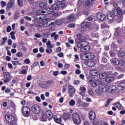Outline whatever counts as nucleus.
<instances>
[{"label": "nucleus", "mask_w": 125, "mask_h": 125, "mask_svg": "<svg viewBox=\"0 0 125 125\" xmlns=\"http://www.w3.org/2000/svg\"><path fill=\"white\" fill-rule=\"evenodd\" d=\"M113 6L115 8L113 10V15L112 12H109L107 15V19L109 21H112V20L115 19L117 22L120 23L123 20V12H122L121 8L119 7L117 3H113Z\"/></svg>", "instance_id": "f257e3e1"}, {"label": "nucleus", "mask_w": 125, "mask_h": 125, "mask_svg": "<svg viewBox=\"0 0 125 125\" xmlns=\"http://www.w3.org/2000/svg\"><path fill=\"white\" fill-rule=\"evenodd\" d=\"M78 38L75 40L76 43H77V47L78 48H80V51L82 52H87L89 51L90 47L88 45H85L86 42H83L84 39L83 36H81V34H78Z\"/></svg>", "instance_id": "f03ea898"}, {"label": "nucleus", "mask_w": 125, "mask_h": 125, "mask_svg": "<svg viewBox=\"0 0 125 125\" xmlns=\"http://www.w3.org/2000/svg\"><path fill=\"white\" fill-rule=\"evenodd\" d=\"M47 12V14H51L53 12V10L50 8H46V11L43 10H39L37 12V15H46L45 14Z\"/></svg>", "instance_id": "7ed1b4c3"}, {"label": "nucleus", "mask_w": 125, "mask_h": 125, "mask_svg": "<svg viewBox=\"0 0 125 125\" xmlns=\"http://www.w3.org/2000/svg\"><path fill=\"white\" fill-rule=\"evenodd\" d=\"M110 61L115 66H117V65H119V66H124V65H125V61L123 60H119V59L118 58H113L111 59Z\"/></svg>", "instance_id": "20e7f679"}, {"label": "nucleus", "mask_w": 125, "mask_h": 125, "mask_svg": "<svg viewBox=\"0 0 125 125\" xmlns=\"http://www.w3.org/2000/svg\"><path fill=\"white\" fill-rule=\"evenodd\" d=\"M73 121L75 125H80L82 121H81V117L78 113H74L72 115Z\"/></svg>", "instance_id": "39448f33"}, {"label": "nucleus", "mask_w": 125, "mask_h": 125, "mask_svg": "<svg viewBox=\"0 0 125 125\" xmlns=\"http://www.w3.org/2000/svg\"><path fill=\"white\" fill-rule=\"evenodd\" d=\"M21 112L25 117H29L31 114V109L27 106H24L22 107Z\"/></svg>", "instance_id": "423d86ee"}, {"label": "nucleus", "mask_w": 125, "mask_h": 125, "mask_svg": "<svg viewBox=\"0 0 125 125\" xmlns=\"http://www.w3.org/2000/svg\"><path fill=\"white\" fill-rule=\"evenodd\" d=\"M98 89L101 92L107 91V84L104 82H101L98 86Z\"/></svg>", "instance_id": "0eeeda50"}, {"label": "nucleus", "mask_w": 125, "mask_h": 125, "mask_svg": "<svg viewBox=\"0 0 125 125\" xmlns=\"http://www.w3.org/2000/svg\"><path fill=\"white\" fill-rule=\"evenodd\" d=\"M31 110L34 114H40L41 113V107L38 104H34L31 107Z\"/></svg>", "instance_id": "6e6552de"}, {"label": "nucleus", "mask_w": 125, "mask_h": 125, "mask_svg": "<svg viewBox=\"0 0 125 125\" xmlns=\"http://www.w3.org/2000/svg\"><path fill=\"white\" fill-rule=\"evenodd\" d=\"M68 90L70 97H73L76 92V88L72 85H69L68 86Z\"/></svg>", "instance_id": "1a4fd4ad"}, {"label": "nucleus", "mask_w": 125, "mask_h": 125, "mask_svg": "<svg viewBox=\"0 0 125 125\" xmlns=\"http://www.w3.org/2000/svg\"><path fill=\"white\" fill-rule=\"evenodd\" d=\"M114 81V75L112 74L107 75L105 78V81H104L106 84H108V83H112Z\"/></svg>", "instance_id": "9d476101"}, {"label": "nucleus", "mask_w": 125, "mask_h": 125, "mask_svg": "<svg viewBox=\"0 0 125 125\" xmlns=\"http://www.w3.org/2000/svg\"><path fill=\"white\" fill-rule=\"evenodd\" d=\"M117 90V88L116 87V86L114 85H111L109 86L107 88V92H109V93L113 94L116 92V91Z\"/></svg>", "instance_id": "9b49d317"}, {"label": "nucleus", "mask_w": 125, "mask_h": 125, "mask_svg": "<svg viewBox=\"0 0 125 125\" xmlns=\"http://www.w3.org/2000/svg\"><path fill=\"white\" fill-rule=\"evenodd\" d=\"M89 82L90 83L92 84V86H93V87H95L97 86L98 84H100V81H99V80H94L93 79H89Z\"/></svg>", "instance_id": "f8f14e48"}, {"label": "nucleus", "mask_w": 125, "mask_h": 125, "mask_svg": "<svg viewBox=\"0 0 125 125\" xmlns=\"http://www.w3.org/2000/svg\"><path fill=\"white\" fill-rule=\"evenodd\" d=\"M5 117L7 122H8V123H13L14 120H15L14 116L11 114L6 115Z\"/></svg>", "instance_id": "ddd939ff"}, {"label": "nucleus", "mask_w": 125, "mask_h": 125, "mask_svg": "<svg viewBox=\"0 0 125 125\" xmlns=\"http://www.w3.org/2000/svg\"><path fill=\"white\" fill-rule=\"evenodd\" d=\"M14 3H15V0H10L9 2L8 3L6 9L8 11V10H10L13 7V5H14Z\"/></svg>", "instance_id": "4468645a"}, {"label": "nucleus", "mask_w": 125, "mask_h": 125, "mask_svg": "<svg viewBox=\"0 0 125 125\" xmlns=\"http://www.w3.org/2000/svg\"><path fill=\"white\" fill-rule=\"evenodd\" d=\"M97 18L100 21H103L106 18V16L102 13H99L97 15Z\"/></svg>", "instance_id": "2eb2a0df"}, {"label": "nucleus", "mask_w": 125, "mask_h": 125, "mask_svg": "<svg viewBox=\"0 0 125 125\" xmlns=\"http://www.w3.org/2000/svg\"><path fill=\"white\" fill-rule=\"evenodd\" d=\"M46 117L48 118L49 121H51V120H52L53 114H52L51 111L47 110L46 111Z\"/></svg>", "instance_id": "dca6fc26"}, {"label": "nucleus", "mask_w": 125, "mask_h": 125, "mask_svg": "<svg viewBox=\"0 0 125 125\" xmlns=\"http://www.w3.org/2000/svg\"><path fill=\"white\" fill-rule=\"evenodd\" d=\"M81 27L82 28H83V29H85V28H89V27H90V22L84 21L82 23Z\"/></svg>", "instance_id": "f3484780"}, {"label": "nucleus", "mask_w": 125, "mask_h": 125, "mask_svg": "<svg viewBox=\"0 0 125 125\" xmlns=\"http://www.w3.org/2000/svg\"><path fill=\"white\" fill-rule=\"evenodd\" d=\"M89 119L91 121H94L95 120V118H96V115L95 114V112L93 111H90L89 113Z\"/></svg>", "instance_id": "a211bd4d"}, {"label": "nucleus", "mask_w": 125, "mask_h": 125, "mask_svg": "<svg viewBox=\"0 0 125 125\" xmlns=\"http://www.w3.org/2000/svg\"><path fill=\"white\" fill-rule=\"evenodd\" d=\"M115 32L114 33V36L115 37H119L120 36L121 32H122L123 30L120 27H117L116 28H115Z\"/></svg>", "instance_id": "6ab92c4d"}, {"label": "nucleus", "mask_w": 125, "mask_h": 125, "mask_svg": "<svg viewBox=\"0 0 125 125\" xmlns=\"http://www.w3.org/2000/svg\"><path fill=\"white\" fill-rule=\"evenodd\" d=\"M85 64L88 67H94L95 66V62L93 61L89 60L86 62Z\"/></svg>", "instance_id": "aec40b11"}, {"label": "nucleus", "mask_w": 125, "mask_h": 125, "mask_svg": "<svg viewBox=\"0 0 125 125\" xmlns=\"http://www.w3.org/2000/svg\"><path fill=\"white\" fill-rule=\"evenodd\" d=\"M107 75L108 73L107 72L101 73L99 74V78L101 80H104V79H106Z\"/></svg>", "instance_id": "412c9836"}, {"label": "nucleus", "mask_w": 125, "mask_h": 125, "mask_svg": "<svg viewBox=\"0 0 125 125\" xmlns=\"http://www.w3.org/2000/svg\"><path fill=\"white\" fill-rule=\"evenodd\" d=\"M90 74L91 76H98L99 75V72L96 69H93L90 71Z\"/></svg>", "instance_id": "4be33fe9"}, {"label": "nucleus", "mask_w": 125, "mask_h": 125, "mask_svg": "<svg viewBox=\"0 0 125 125\" xmlns=\"http://www.w3.org/2000/svg\"><path fill=\"white\" fill-rule=\"evenodd\" d=\"M94 1H95V0H88L86 2L85 6H86V7H90V6H91V5L93 4Z\"/></svg>", "instance_id": "5701e85b"}, {"label": "nucleus", "mask_w": 125, "mask_h": 125, "mask_svg": "<svg viewBox=\"0 0 125 125\" xmlns=\"http://www.w3.org/2000/svg\"><path fill=\"white\" fill-rule=\"evenodd\" d=\"M119 87H121L122 89L125 88V80L122 81L118 83Z\"/></svg>", "instance_id": "b1692460"}, {"label": "nucleus", "mask_w": 125, "mask_h": 125, "mask_svg": "<svg viewBox=\"0 0 125 125\" xmlns=\"http://www.w3.org/2000/svg\"><path fill=\"white\" fill-rule=\"evenodd\" d=\"M76 19H75V16L74 15L71 14L70 16H69L67 19V21L69 23L71 22H74Z\"/></svg>", "instance_id": "393cba45"}, {"label": "nucleus", "mask_w": 125, "mask_h": 125, "mask_svg": "<svg viewBox=\"0 0 125 125\" xmlns=\"http://www.w3.org/2000/svg\"><path fill=\"white\" fill-rule=\"evenodd\" d=\"M114 105H115V107H116L118 110H124V106L119 103H115Z\"/></svg>", "instance_id": "a878e982"}, {"label": "nucleus", "mask_w": 125, "mask_h": 125, "mask_svg": "<svg viewBox=\"0 0 125 125\" xmlns=\"http://www.w3.org/2000/svg\"><path fill=\"white\" fill-rule=\"evenodd\" d=\"M53 119L55 122L57 124H61V119L60 118H58L57 115H54Z\"/></svg>", "instance_id": "bb28decb"}, {"label": "nucleus", "mask_w": 125, "mask_h": 125, "mask_svg": "<svg viewBox=\"0 0 125 125\" xmlns=\"http://www.w3.org/2000/svg\"><path fill=\"white\" fill-rule=\"evenodd\" d=\"M81 58L83 59V60H88L87 54L82 53L81 55Z\"/></svg>", "instance_id": "cd10ccee"}, {"label": "nucleus", "mask_w": 125, "mask_h": 125, "mask_svg": "<svg viewBox=\"0 0 125 125\" xmlns=\"http://www.w3.org/2000/svg\"><path fill=\"white\" fill-rule=\"evenodd\" d=\"M87 54L88 57V60H90V59H93L95 57V56H94V54H93V53H88Z\"/></svg>", "instance_id": "c85d7f7f"}, {"label": "nucleus", "mask_w": 125, "mask_h": 125, "mask_svg": "<svg viewBox=\"0 0 125 125\" xmlns=\"http://www.w3.org/2000/svg\"><path fill=\"white\" fill-rule=\"evenodd\" d=\"M45 83L47 86V88H48V87H50L51 85H53V83H54L52 81H49L45 82Z\"/></svg>", "instance_id": "c756f323"}, {"label": "nucleus", "mask_w": 125, "mask_h": 125, "mask_svg": "<svg viewBox=\"0 0 125 125\" xmlns=\"http://www.w3.org/2000/svg\"><path fill=\"white\" fill-rule=\"evenodd\" d=\"M52 8L53 10H59V5L57 4H53L52 5Z\"/></svg>", "instance_id": "7c9ffc66"}, {"label": "nucleus", "mask_w": 125, "mask_h": 125, "mask_svg": "<svg viewBox=\"0 0 125 125\" xmlns=\"http://www.w3.org/2000/svg\"><path fill=\"white\" fill-rule=\"evenodd\" d=\"M40 120L41 121V122H46L47 121L46 115L45 114H42V117L40 118Z\"/></svg>", "instance_id": "2f4dec72"}, {"label": "nucleus", "mask_w": 125, "mask_h": 125, "mask_svg": "<svg viewBox=\"0 0 125 125\" xmlns=\"http://www.w3.org/2000/svg\"><path fill=\"white\" fill-rule=\"evenodd\" d=\"M88 93L92 97H93L94 96V92L93 91V90H92V89L91 88L88 89Z\"/></svg>", "instance_id": "473e14b6"}, {"label": "nucleus", "mask_w": 125, "mask_h": 125, "mask_svg": "<svg viewBox=\"0 0 125 125\" xmlns=\"http://www.w3.org/2000/svg\"><path fill=\"white\" fill-rule=\"evenodd\" d=\"M3 75L5 79H10V73L9 72H3Z\"/></svg>", "instance_id": "72a5a7b5"}, {"label": "nucleus", "mask_w": 125, "mask_h": 125, "mask_svg": "<svg viewBox=\"0 0 125 125\" xmlns=\"http://www.w3.org/2000/svg\"><path fill=\"white\" fill-rule=\"evenodd\" d=\"M118 56H119V57H125V52L123 51H119L118 52Z\"/></svg>", "instance_id": "f704fd0d"}, {"label": "nucleus", "mask_w": 125, "mask_h": 125, "mask_svg": "<svg viewBox=\"0 0 125 125\" xmlns=\"http://www.w3.org/2000/svg\"><path fill=\"white\" fill-rule=\"evenodd\" d=\"M14 17V19H15V20H17V19H18L20 17V13H19V12L16 11L15 13Z\"/></svg>", "instance_id": "c9c22d12"}, {"label": "nucleus", "mask_w": 125, "mask_h": 125, "mask_svg": "<svg viewBox=\"0 0 125 125\" xmlns=\"http://www.w3.org/2000/svg\"><path fill=\"white\" fill-rule=\"evenodd\" d=\"M105 124V122H104L103 121L101 120L99 121L98 122H94V125H104Z\"/></svg>", "instance_id": "e433bc0d"}, {"label": "nucleus", "mask_w": 125, "mask_h": 125, "mask_svg": "<svg viewBox=\"0 0 125 125\" xmlns=\"http://www.w3.org/2000/svg\"><path fill=\"white\" fill-rule=\"evenodd\" d=\"M46 45L47 48H53V45L51 44V42H50V41H48L46 43Z\"/></svg>", "instance_id": "4c0bfd02"}, {"label": "nucleus", "mask_w": 125, "mask_h": 125, "mask_svg": "<svg viewBox=\"0 0 125 125\" xmlns=\"http://www.w3.org/2000/svg\"><path fill=\"white\" fill-rule=\"evenodd\" d=\"M41 8H46V3L42 2L39 5Z\"/></svg>", "instance_id": "58836bf2"}, {"label": "nucleus", "mask_w": 125, "mask_h": 125, "mask_svg": "<svg viewBox=\"0 0 125 125\" xmlns=\"http://www.w3.org/2000/svg\"><path fill=\"white\" fill-rule=\"evenodd\" d=\"M69 105L72 106H75L76 105V101L74 100H71L69 103Z\"/></svg>", "instance_id": "ea45409f"}, {"label": "nucleus", "mask_w": 125, "mask_h": 125, "mask_svg": "<svg viewBox=\"0 0 125 125\" xmlns=\"http://www.w3.org/2000/svg\"><path fill=\"white\" fill-rule=\"evenodd\" d=\"M52 48H47L46 50L45 51L46 53H48V54H51L52 52Z\"/></svg>", "instance_id": "a19ab883"}, {"label": "nucleus", "mask_w": 125, "mask_h": 125, "mask_svg": "<svg viewBox=\"0 0 125 125\" xmlns=\"http://www.w3.org/2000/svg\"><path fill=\"white\" fill-rule=\"evenodd\" d=\"M39 85L42 88H47V85H46V83L44 84L43 83H40Z\"/></svg>", "instance_id": "79ce46f5"}, {"label": "nucleus", "mask_w": 125, "mask_h": 125, "mask_svg": "<svg viewBox=\"0 0 125 125\" xmlns=\"http://www.w3.org/2000/svg\"><path fill=\"white\" fill-rule=\"evenodd\" d=\"M81 107H88V106H89V104L86 103H83L81 104Z\"/></svg>", "instance_id": "37998d69"}, {"label": "nucleus", "mask_w": 125, "mask_h": 125, "mask_svg": "<svg viewBox=\"0 0 125 125\" xmlns=\"http://www.w3.org/2000/svg\"><path fill=\"white\" fill-rule=\"evenodd\" d=\"M70 118V115L67 113H64L63 115V120H67V119H69Z\"/></svg>", "instance_id": "c03bdc74"}, {"label": "nucleus", "mask_w": 125, "mask_h": 125, "mask_svg": "<svg viewBox=\"0 0 125 125\" xmlns=\"http://www.w3.org/2000/svg\"><path fill=\"white\" fill-rule=\"evenodd\" d=\"M59 9L60 8H65L66 7V4L64 3H61L59 5Z\"/></svg>", "instance_id": "a18cd8bd"}, {"label": "nucleus", "mask_w": 125, "mask_h": 125, "mask_svg": "<svg viewBox=\"0 0 125 125\" xmlns=\"http://www.w3.org/2000/svg\"><path fill=\"white\" fill-rule=\"evenodd\" d=\"M18 5L19 7H22L23 6V2L22 0H18Z\"/></svg>", "instance_id": "49530a36"}, {"label": "nucleus", "mask_w": 125, "mask_h": 125, "mask_svg": "<svg viewBox=\"0 0 125 125\" xmlns=\"http://www.w3.org/2000/svg\"><path fill=\"white\" fill-rule=\"evenodd\" d=\"M38 65H39V62H35L31 65V68H34L35 67H36V66H38Z\"/></svg>", "instance_id": "de8ad7c7"}, {"label": "nucleus", "mask_w": 125, "mask_h": 125, "mask_svg": "<svg viewBox=\"0 0 125 125\" xmlns=\"http://www.w3.org/2000/svg\"><path fill=\"white\" fill-rule=\"evenodd\" d=\"M12 63L13 65H14V66H17V65L19 64V61H12Z\"/></svg>", "instance_id": "09e8293b"}, {"label": "nucleus", "mask_w": 125, "mask_h": 125, "mask_svg": "<svg viewBox=\"0 0 125 125\" xmlns=\"http://www.w3.org/2000/svg\"><path fill=\"white\" fill-rule=\"evenodd\" d=\"M16 56L17 57H23V53L20 52L16 54Z\"/></svg>", "instance_id": "8fccbe9b"}, {"label": "nucleus", "mask_w": 125, "mask_h": 125, "mask_svg": "<svg viewBox=\"0 0 125 125\" xmlns=\"http://www.w3.org/2000/svg\"><path fill=\"white\" fill-rule=\"evenodd\" d=\"M80 90H81V91H84L85 92L86 91V88H85V87L84 86H81L80 88Z\"/></svg>", "instance_id": "3c124183"}, {"label": "nucleus", "mask_w": 125, "mask_h": 125, "mask_svg": "<svg viewBox=\"0 0 125 125\" xmlns=\"http://www.w3.org/2000/svg\"><path fill=\"white\" fill-rule=\"evenodd\" d=\"M66 91H67V86H66V85H63V87H62V92L63 93H65V92H66Z\"/></svg>", "instance_id": "603ef678"}, {"label": "nucleus", "mask_w": 125, "mask_h": 125, "mask_svg": "<svg viewBox=\"0 0 125 125\" xmlns=\"http://www.w3.org/2000/svg\"><path fill=\"white\" fill-rule=\"evenodd\" d=\"M109 53H110V56L111 57H114L116 56V54H115V52H114V51H110L109 52Z\"/></svg>", "instance_id": "864d4df0"}, {"label": "nucleus", "mask_w": 125, "mask_h": 125, "mask_svg": "<svg viewBox=\"0 0 125 125\" xmlns=\"http://www.w3.org/2000/svg\"><path fill=\"white\" fill-rule=\"evenodd\" d=\"M81 83V81H79V80H75L74 81V84H75V85H78V84H80Z\"/></svg>", "instance_id": "5fc2aeb1"}, {"label": "nucleus", "mask_w": 125, "mask_h": 125, "mask_svg": "<svg viewBox=\"0 0 125 125\" xmlns=\"http://www.w3.org/2000/svg\"><path fill=\"white\" fill-rule=\"evenodd\" d=\"M11 81V79L6 78L5 80H4V83H8L9 82H10Z\"/></svg>", "instance_id": "6e6d98bb"}, {"label": "nucleus", "mask_w": 125, "mask_h": 125, "mask_svg": "<svg viewBox=\"0 0 125 125\" xmlns=\"http://www.w3.org/2000/svg\"><path fill=\"white\" fill-rule=\"evenodd\" d=\"M76 26V24L75 23H70L68 25V28H74Z\"/></svg>", "instance_id": "4d7b16f0"}, {"label": "nucleus", "mask_w": 125, "mask_h": 125, "mask_svg": "<svg viewBox=\"0 0 125 125\" xmlns=\"http://www.w3.org/2000/svg\"><path fill=\"white\" fill-rule=\"evenodd\" d=\"M111 101H112V99H108L107 101L106 104L105 105V107H108V106L109 105V104H110V102H111Z\"/></svg>", "instance_id": "13d9d810"}, {"label": "nucleus", "mask_w": 125, "mask_h": 125, "mask_svg": "<svg viewBox=\"0 0 125 125\" xmlns=\"http://www.w3.org/2000/svg\"><path fill=\"white\" fill-rule=\"evenodd\" d=\"M11 30H12L11 26H8L7 27L6 31L8 32V33H9V32H11Z\"/></svg>", "instance_id": "bf43d9fd"}, {"label": "nucleus", "mask_w": 125, "mask_h": 125, "mask_svg": "<svg viewBox=\"0 0 125 125\" xmlns=\"http://www.w3.org/2000/svg\"><path fill=\"white\" fill-rule=\"evenodd\" d=\"M24 62L26 64H30V60L29 59H26L24 60Z\"/></svg>", "instance_id": "052dcab7"}, {"label": "nucleus", "mask_w": 125, "mask_h": 125, "mask_svg": "<svg viewBox=\"0 0 125 125\" xmlns=\"http://www.w3.org/2000/svg\"><path fill=\"white\" fill-rule=\"evenodd\" d=\"M75 61L76 62L79 61V60H80V58H79V56L77 54L75 55Z\"/></svg>", "instance_id": "680f3d73"}, {"label": "nucleus", "mask_w": 125, "mask_h": 125, "mask_svg": "<svg viewBox=\"0 0 125 125\" xmlns=\"http://www.w3.org/2000/svg\"><path fill=\"white\" fill-rule=\"evenodd\" d=\"M102 92L100 91L99 90H96V93L98 95H102Z\"/></svg>", "instance_id": "e2e57ef3"}, {"label": "nucleus", "mask_w": 125, "mask_h": 125, "mask_svg": "<svg viewBox=\"0 0 125 125\" xmlns=\"http://www.w3.org/2000/svg\"><path fill=\"white\" fill-rule=\"evenodd\" d=\"M1 5L2 6V7H4L5 5H6V2H4V1H1Z\"/></svg>", "instance_id": "0e129e2a"}, {"label": "nucleus", "mask_w": 125, "mask_h": 125, "mask_svg": "<svg viewBox=\"0 0 125 125\" xmlns=\"http://www.w3.org/2000/svg\"><path fill=\"white\" fill-rule=\"evenodd\" d=\"M124 77H125V74H120L117 77V79H123V78H124Z\"/></svg>", "instance_id": "69168bd1"}, {"label": "nucleus", "mask_w": 125, "mask_h": 125, "mask_svg": "<svg viewBox=\"0 0 125 125\" xmlns=\"http://www.w3.org/2000/svg\"><path fill=\"white\" fill-rule=\"evenodd\" d=\"M101 26L103 29H104V28H106V23L105 22H103L101 23Z\"/></svg>", "instance_id": "338daca9"}, {"label": "nucleus", "mask_w": 125, "mask_h": 125, "mask_svg": "<svg viewBox=\"0 0 125 125\" xmlns=\"http://www.w3.org/2000/svg\"><path fill=\"white\" fill-rule=\"evenodd\" d=\"M107 60L104 57L102 59V62L103 63H107Z\"/></svg>", "instance_id": "774afa93"}]
</instances>
